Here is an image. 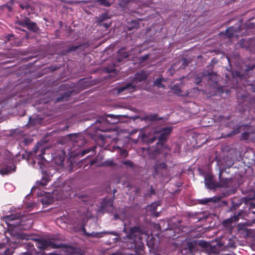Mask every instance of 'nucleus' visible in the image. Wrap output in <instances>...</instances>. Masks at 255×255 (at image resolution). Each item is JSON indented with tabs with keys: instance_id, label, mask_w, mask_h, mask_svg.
<instances>
[{
	"instance_id": "nucleus-1",
	"label": "nucleus",
	"mask_w": 255,
	"mask_h": 255,
	"mask_svg": "<svg viewBox=\"0 0 255 255\" xmlns=\"http://www.w3.org/2000/svg\"><path fill=\"white\" fill-rule=\"evenodd\" d=\"M255 68V63L252 64L246 65L244 71H236L232 73L233 87L240 105L243 107V112L253 102L248 92H255V80H247L246 78Z\"/></svg>"
},
{
	"instance_id": "nucleus-2",
	"label": "nucleus",
	"mask_w": 255,
	"mask_h": 255,
	"mask_svg": "<svg viewBox=\"0 0 255 255\" xmlns=\"http://www.w3.org/2000/svg\"><path fill=\"white\" fill-rule=\"evenodd\" d=\"M28 144H18L21 148H23L19 151L18 154L21 156L23 159H30L32 158L34 163L37 162L41 167L43 165L47 160L44 157V155L51 154L50 160L56 157V153L53 152L54 145L56 144H50L47 147H44V144H35L32 151H28L25 147Z\"/></svg>"
},
{
	"instance_id": "nucleus-3",
	"label": "nucleus",
	"mask_w": 255,
	"mask_h": 255,
	"mask_svg": "<svg viewBox=\"0 0 255 255\" xmlns=\"http://www.w3.org/2000/svg\"><path fill=\"white\" fill-rule=\"evenodd\" d=\"M121 115H107L106 117H100L93 124H91L93 128L96 129V136L102 141L108 142L107 139L111 138L108 132L112 130L111 125L117 124L120 120Z\"/></svg>"
},
{
	"instance_id": "nucleus-4",
	"label": "nucleus",
	"mask_w": 255,
	"mask_h": 255,
	"mask_svg": "<svg viewBox=\"0 0 255 255\" xmlns=\"http://www.w3.org/2000/svg\"><path fill=\"white\" fill-rule=\"evenodd\" d=\"M172 130V128L166 127L163 128L159 132L152 136H148L144 131L140 130H134L130 133L129 136L130 139L134 142H144L145 143H151L154 142L156 139L158 141L156 143H162L165 141Z\"/></svg>"
},
{
	"instance_id": "nucleus-5",
	"label": "nucleus",
	"mask_w": 255,
	"mask_h": 255,
	"mask_svg": "<svg viewBox=\"0 0 255 255\" xmlns=\"http://www.w3.org/2000/svg\"><path fill=\"white\" fill-rule=\"evenodd\" d=\"M25 218V217L17 213L5 217L7 225V231L11 236L19 237L20 234L17 231L26 230L27 228L30 227V224L28 226Z\"/></svg>"
},
{
	"instance_id": "nucleus-6",
	"label": "nucleus",
	"mask_w": 255,
	"mask_h": 255,
	"mask_svg": "<svg viewBox=\"0 0 255 255\" xmlns=\"http://www.w3.org/2000/svg\"><path fill=\"white\" fill-rule=\"evenodd\" d=\"M147 78V74L143 70L137 72L134 77H130L129 81L117 87L118 94L123 92H133L140 86V83L145 81Z\"/></svg>"
},
{
	"instance_id": "nucleus-7",
	"label": "nucleus",
	"mask_w": 255,
	"mask_h": 255,
	"mask_svg": "<svg viewBox=\"0 0 255 255\" xmlns=\"http://www.w3.org/2000/svg\"><path fill=\"white\" fill-rule=\"evenodd\" d=\"M36 246L40 250L39 252H37V253H42L43 255H57L53 253H45V250H48L49 249H55L62 248L64 249H70L71 250H74V248L69 245L61 243H57L55 241L50 239H38L37 240Z\"/></svg>"
},
{
	"instance_id": "nucleus-8",
	"label": "nucleus",
	"mask_w": 255,
	"mask_h": 255,
	"mask_svg": "<svg viewBox=\"0 0 255 255\" xmlns=\"http://www.w3.org/2000/svg\"><path fill=\"white\" fill-rule=\"evenodd\" d=\"M73 147L72 148H80V151H70V157H77V156H83L87 153L90 152L91 151H92V154L90 155H89L86 157L85 159H83L80 162V164H81L80 166H82L84 165V168H85L88 165H90V166L94 165L96 161L95 159H90V157L93 156L96 153V148L97 147V146H93L92 148H88L84 150L81 149V147L80 146H78L79 144H72Z\"/></svg>"
},
{
	"instance_id": "nucleus-9",
	"label": "nucleus",
	"mask_w": 255,
	"mask_h": 255,
	"mask_svg": "<svg viewBox=\"0 0 255 255\" xmlns=\"http://www.w3.org/2000/svg\"><path fill=\"white\" fill-rule=\"evenodd\" d=\"M15 159L14 156L10 152L4 154L0 159V174L7 175L15 171Z\"/></svg>"
},
{
	"instance_id": "nucleus-10",
	"label": "nucleus",
	"mask_w": 255,
	"mask_h": 255,
	"mask_svg": "<svg viewBox=\"0 0 255 255\" xmlns=\"http://www.w3.org/2000/svg\"><path fill=\"white\" fill-rule=\"evenodd\" d=\"M116 190L114 189V195L111 197L106 196V197L102 199L100 203V211L105 213L106 212H112L114 209V200L115 198V193L116 192Z\"/></svg>"
},
{
	"instance_id": "nucleus-11",
	"label": "nucleus",
	"mask_w": 255,
	"mask_h": 255,
	"mask_svg": "<svg viewBox=\"0 0 255 255\" xmlns=\"http://www.w3.org/2000/svg\"><path fill=\"white\" fill-rule=\"evenodd\" d=\"M16 23L22 27H26L29 30L37 32L39 29L35 22L31 21L29 18L24 17L23 18L17 21Z\"/></svg>"
},
{
	"instance_id": "nucleus-12",
	"label": "nucleus",
	"mask_w": 255,
	"mask_h": 255,
	"mask_svg": "<svg viewBox=\"0 0 255 255\" xmlns=\"http://www.w3.org/2000/svg\"><path fill=\"white\" fill-rule=\"evenodd\" d=\"M143 234L142 229L139 226H135L130 228L128 233L126 235V238L131 241L135 245V242L139 238V235Z\"/></svg>"
},
{
	"instance_id": "nucleus-13",
	"label": "nucleus",
	"mask_w": 255,
	"mask_h": 255,
	"mask_svg": "<svg viewBox=\"0 0 255 255\" xmlns=\"http://www.w3.org/2000/svg\"><path fill=\"white\" fill-rule=\"evenodd\" d=\"M253 122H252V123ZM253 124L244 126L245 131L242 133L241 138L245 140L250 139L251 141H253L255 138V128H253Z\"/></svg>"
},
{
	"instance_id": "nucleus-14",
	"label": "nucleus",
	"mask_w": 255,
	"mask_h": 255,
	"mask_svg": "<svg viewBox=\"0 0 255 255\" xmlns=\"http://www.w3.org/2000/svg\"><path fill=\"white\" fill-rule=\"evenodd\" d=\"M66 141L73 142V143H86L84 137L81 133H70L65 137Z\"/></svg>"
},
{
	"instance_id": "nucleus-15",
	"label": "nucleus",
	"mask_w": 255,
	"mask_h": 255,
	"mask_svg": "<svg viewBox=\"0 0 255 255\" xmlns=\"http://www.w3.org/2000/svg\"><path fill=\"white\" fill-rule=\"evenodd\" d=\"M241 47L249 50L252 52H255V37L249 39H242L239 41Z\"/></svg>"
},
{
	"instance_id": "nucleus-16",
	"label": "nucleus",
	"mask_w": 255,
	"mask_h": 255,
	"mask_svg": "<svg viewBox=\"0 0 255 255\" xmlns=\"http://www.w3.org/2000/svg\"><path fill=\"white\" fill-rule=\"evenodd\" d=\"M88 46V44L87 43H84L78 45H70L62 50L61 54L63 55H66L70 53L75 51L77 49L84 50Z\"/></svg>"
},
{
	"instance_id": "nucleus-17",
	"label": "nucleus",
	"mask_w": 255,
	"mask_h": 255,
	"mask_svg": "<svg viewBox=\"0 0 255 255\" xmlns=\"http://www.w3.org/2000/svg\"><path fill=\"white\" fill-rule=\"evenodd\" d=\"M225 169H220L219 174V182L218 183V187H228L229 186V184L232 181V178H224L222 176L223 173Z\"/></svg>"
},
{
	"instance_id": "nucleus-18",
	"label": "nucleus",
	"mask_w": 255,
	"mask_h": 255,
	"mask_svg": "<svg viewBox=\"0 0 255 255\" xmlns=\"http://www.w3.org/2000/svg\"><path fill=\"white\" fill-rule=\"evenodd\" d=\"M205 183L207 188L209 189H214L218 187V183H216L213 180V176L211 174H207L205 177Z\"/></svg>"
},
{
	"instance_id": "nucleus-19",
	"label": "nucleus",
	"mask_w": 255,
	"mask_h": 255,
	"mask_svg": "<svg viewBox=\"0 0 255 255\" xmlns=\"http://www.w3.org/2000/svg\"><path fill=\"white\" fill-rule=\"evenodd\" d=\"M203 78H205V80L208 81H211L212 83L217 82V74L212 71H204L202 72Z\"/></svg>"
},
{
	"instance_id": "nucleus-20",
	"label": "nucleus",
	"mask_w": 255,
	"mask_h": 255,
	"mask_svg": "<svg viewBox=\"0 0 255 255\" xmlns=\"http://www.w3.org/2000/svg\"><path fill=\"white\" fill-rule=\"evenodd\" d=\"M50 180L51 176L48 173L47 171H44L42 172V176L41 180L37 181L36 182V186L40 187L46 186Z\"/></svg>"
},
{
	"instance_id": "nucleus-21",
	"label": "nucleus",
	"mask_w": 255,
	"mask_h": 255,
	"mask_svg": "<svg viewBox=\"0 0 255 255\" xmlns=\"http://www.w3.org/2000/svg\"><path fill=\"white\" fill-rule=\"evenodd\" d=\"M241 214V213L239 212L237 215H234V216H231L230 218L226 219L223 222V225L225 227H229L231 226L233 223L238 221Z\"/></svg>"
},
{
	"instance_id": "nucleus-22",
	"label": "nucleus",
	"mask_w": 255,
	"mask_h": 255,
	"mask_svg": "<svg viewBox=\"0 0 255 255\" xmlns=\"http://www.w3.org/2000/svg\"><path fill=\"white\" fill-rule=\"evenodd\" d=\"M53 201V198L50 194H46L45 195L42 196L40 199L41 203L45 206L52 204Z\"/></svg>"
},
{
	"instance_id": "nucleus-23",
	"label": "nucleus",
	"mask_w": 255,
	"mask_h": 255,
	"mask_svg": "<svg viewBox=\"0 0 255 255\" xmlns=\"http://www.w3.org/2000/svg\"><path fill=\"white\" fill-rule=\"evenodd\" d=\"M71 94V91H64L60 93V96L55 99L56 102H59L61 101H66L69 100V98Z\"/></svg>"
},
{
	"instance_id": "nucleus-24",
	"label": "nucleus",
	"mask_w": 255,
	"mask_h": 255,
	"mask_svg": "<svg viewBox=\"0 0 255 255\" xmlns=\"http://www.w3.org/2000/svg\"><path fill=\"white\" fill-rule=\"evenodd\" d=\"M128 56V52L126 51V48H122L118 51L117 60L119 62H121L123 58H127Z\"/></svg>"
},
{
	"instance_id": "nucleus-25",
	"label": "nucleus",
	"mask_w": 255,
	"mask_h": 255,
	"mask_svg": "<svg viewBox=\"0 0 255 255\" xmlns=\"http://www.w3.org/2000/svg\"><path fill=\"white\" fill-rule=\"evenodd\" d=\"M82 230L84 234L88 237L98 238H100L103 237L102 233H98L93 232L91 233H89L86 232V229L84 226L82 228Z\"/></svg>"
},
{
	"instance_id": "nucleus-26",
	"label": "nucleus",
	"mask_w": 255,
	"mask_h": 255,
	"mask_svg": "<svg viewBox=\"0 0 255 255\" xmlns=\"http://www.w3.org/2000/svg\"><path fill=\"white\" fill-rule=\"evenodd\" d=\"M166 80L163 77L157 78L154 80L153 82V86L159 88H165V86L164 85L163 83L166 82Z\"/></svg>"
},
{
	"instance_id": "nucleus-27",
	"label": "nucleus",
	"mask_w": 255,
	"mask_h": 255,
	"mask_svg": "<svg viewBox=\"0 0 255 255\" xmlns=\"http://www.w3.org/2000/svg\"><path fill=\"white\" fill-rule=\"evenodd\" d=\"M144 119L146 121H148L150 122H154L156 120H160L162 119V118H158V114H154L152 115H147L144 118Z\"/></svg>"
},
{
	"instance_id": "nucleus-28",
	"label": "nucleus",
	"mask_w": 255,
	"mask_h": 255,
	"mask_svg": "<svg viewBox=\"0 0 255 255\" xmlns=\"http://www.w3.org/2000/svg\"><path fill=\"white\" fill-rule=\"evenodd\" d=\"M110 17L108 13H104L100 15L98 17H97V23H101L109 19Z\"/></svg>"
},
{
	"instance_id": "nucleus-29",
	"label": "nucleus",
	"mask_w": 255,
	"mask_h": 255,
	"mask_svg": "<svg viewBox=\"0 0 255 255\" xmlns=\"http://www.w3.org/2000/svg\"><path fill=\"white\" fill-rule=\"evenodd\" d=\"M236 32L235 28L233 27H229L226 30V35L228 38H232L235 36Z\"/></svg>"
},
{
	"instance_id": "nucleus-30",
	"label": "nucleus",
	"mask_w": 255,
	"mask_h": 255,
	"mask_svg": "<svg viewBox=\"0 0 255 255\" xmlns=\"http://www.w3.org/2000/svg\"><path fill=\"white\" fill-rule=\"evenodd\" d=\"M42 119L38 118V116L32 118L30 117L29 119V124L31 126H34L39 124L41 122Z\"/></svg>"
},
{
	"instance_id": "nucleus-31",
	"label": "nucleus",
	"mask_w": 255,
	"mask_h": 255,
	"mask_svg": "<svg viewBox=\"0 0 255 255\" xmlns=\"http://www.w3.org/2000/svg\"><path fill=\"white\" fill-rule=\"evenodd\" d=\"M215 200L213 198H207L198 200V203L202 205H206L209 202H214Z\"/></svg>"
},
{
	"instance_id": "nucleus-32",
	"label": "nucleus",
	"mask_w": 255,
	"mask_h": 255,
	"mask_svg": "<svg viewBox=\"0 0 255 255\" xmlns=\"http://www.w3.org/2000/svg\"><path fill=\"white\" fill-rule=\"evenodd\" d=\"M243 128V126H240L238 128H236V129L233 130L229 133L227 134L226 136L225 135L224 137H225V136L230 137V136H233L235 134L239 133L241 131V130Z\"/></svg>"
},
{
	"instance_id": "nucleus-33",
	"label": "nucleus",
	"mask_w": 255,
	"mask_h": 255,
	"mask_svg": "<svg viewBox=\"0 0 255 255\" xmlns=\"http://www.w3.org/2000/svg\"><path fill=\"white\" fill-rule=\"evenodd\" d=\"M236 199H233L232 200V206L231 207L230 210L232 211L236 210L238 209L242 204V202L241 201L238 203L235 202Z\"/></svg>"
},
{
	"instance_id": "nucleus-34",
	"label": "nucleus",
	"mask_w": 255,
	"mask_h": 255,
	"mask_svg": "<svg viewBox=\"0 0 255 255\" xmlns=\"http://www.w3.org/2000/svg\"><path fill=\"white\" fill-rule=\"evenodd\" d=\"M116 163L113 160H107L102 163V165L106 167H112L116 165Z\"/></svg>"
},
{
	"instance_id": "nucleus-35",
	"label": "nucleus",
	"mask_w": 255,
	"mask_h": 255,
	"mask_svg": "<svg viewBox=\"0 0 255 255\" xmlns=\"http://www.w3.org/2000/svg\"><path fill=\"white\" fill-rule=\"evenodd\" d=\"M22 255H43L42 253H37L35 250L27 251L21 254Z\"/></svg>"
},
{
	"instance_id": "nucleus-36",
	"label": "nucleus",
	"mask_w": 255,
	"mask_h": 255,
	"mask_svg": "<svg viewBox=\"0 0 255 255\" xmlns=\"http://www.w3.org/2000/svg\"><path fill=\"white\" fill-rule=\"evenodd\" d=\"M166 167V164L165 162H162L159 164H156L154 168L155 170L157 172L158 169H165Z\"/></svg>"
},
{
	"instance_id": "nucleus-37",
	"label": "nucleus",
	"mask_w": 255,
	"mask_h": 255,
	"mask_svg": "<svg viewBox=\"0 0 255 255\" xmlns=\"http://www.w3.org/2000/svg\"><path fill=\"white\" fill-rule=\"evenodd\" d=\"M139 27V23L135 20L132 21L129 26H128L129 30H132L133 28L137 29Z\"/></svg>"
},
{
	"instance_id": "nucleus-38",
	"label": "nucleus",
	"mask_w": 255,
	"mask_h": 255,
	"mask_svg": "<svg viewBox=\"0 0 255 255\" xmlns=\"http://www.w3.org/2000/svg\"><path fill=\"white\" fill-rule=\"evenodd\" d=\"M159 204L157 203H152L149 206V210L151 212H154L157 210Z\"/></svg>"
},
{
	"instance_id": "nucleus-39",
	"label": "nucleus",
	"mask_w": 255,
	"mask_h": 255,
	"mask_svg": "<svg viewBox=\"0 0 255 255\" xmlns=\"http://www.w3.org/2000/svg\"><path fill=\"white\" fill-rule=\"evenodd\" d=\"M115 148H118L120 149V155L124 157H126L128 156V152L127 150L123 149L118 146H114Z\"/></svg>"
},
{
	"instance_id": "nucleus-40",
	"label": "nucleus",
	"mask_w": 255,
	"mask_h": 255,
	"mask_svg": "<svg viewBox=\"0 0 255 255\" xmlns=\"http://www.w3.org/2000/svg\"><path fill=\"white\" fill-rule=\"evenodd\" d=\"M97 1L104 6L108 7L111 5V3L107 0H97Z\"/></svg>"
},
{
	"instance_id": "nucleus-41",
	"label": "nucleus",
	"mask_w": 255,
	"mask_h": 255,
	"mask_svg": "<svg viewBox=\"0 0 255 255\" xmlns=\"http://www.w3.org/2000/svg\"><path fill=\"white\" fill-rule=\"evenodd\" d=\"M123 163L126 166H128L130 168H134L135 167L134 163L129 160L124 161Z\"/></svg>"
},
{
	"instance_id": "nucleus-42",
	"label": "nucleus",
	"mask_w": 255,
	"mask_h": 255,
	"mask_svg": "<svg viewBox=\"0 0 255 255\" xmlns=\"http://www.w3.org/2000/svg\"><path fill=\"white\" fill-rule=\"evenodd\" d=\"M198 245L203 248H207L209 244L206 241L201 240L199 241Z\"/></svg>"
},
{
	"instance_id": "nucleus-43",
	"label": "nucleus",
	"mask_w": 255,
	"mask_h": 255,
	"mask_svg": "<svg viewBox=\"0 0 255 255\" xmlns=\"http://www.w3.org/2000/svg\"><path fill=\"white\" fill-rule=\"evenodd\" d=\"M62 153V155H60L59 157V160L60 161V163L62 164L65 160V156L66 155V152L64 150H61Z\"/></svg>"
},
{
	"instance_id": "nucleus-44",
	"label": "nucleus",
	"mask_w": 255,
	"mask_h": 255,
	"mask_svg": "<svg viewBox=\"0 0 255 255\" xmlns=\"http://www.w3.org/2000/svg\"><path fill=\"white\" fill-rule=\"evenodd\" d=\"M203 79H205V78H203L202 76V77L197 76L194 79V82L197 84H199L202 82Z\"/></svg>"
},
{
	"instance_id": "nucleus-45",
	"label": "nucleus",
	"mask_w": 255,
	"mask_h": 255,
	"mask_svg": "<svg viewBox=\"0 0 255 255\" xmlns=\"http://www.w3.org/2000/svg\"><path fill=\"white\" fill-rule=\"evenodd\" d=\"M13 253V251L12 249H6L4 252V255H12Z\"/></svg>"
},
{
	"instance_id": "nucleus-46",
	"label": "nucleus",
	"mask_w": 255,
	"mask_h": 255,
	"mask_svg": "<svg viewBox=\"0 0 255 255\" xmlns=\"http://www.w3.org/2000/svg\"><path fill=\"white\" fill-rule=\"evenodd\" d=\"M98 24L100 26H103L106 28L109 27L111 25V22L109 23H105L104 22H102L101 23H98Z\"/></svg>"
},
{
	"instance_id": "nucleus-47",
	"label": "nucleus",
	"mask_w": 255,
	"mask_h": 255,
	"mask_svg": "<svg viewBox=\"0 0 255 255\" xmlns=\"http://www.w3.org/2000/svg\"><path fill=\"white\" fill-rule=\"evenodd\" d=\"M148 58H149V54H146V55H143V56H141L139 58V61L141 62H143L144 61H145L147 59H148Z\"/></svg>"
},
{
	"instance_id": "nucleus-48",
	"label": "nucleus",
	"mask_w": 255,
	"mask_h": 255,
	"mask_svg": "<svg viewBox=\"0 0 255 255\" xmlns=\"http://www.w3.org/2000/svg\"><path fill=\"white\" fill-rule=\"evenodd\" d=\"M81 198H82V200L85 202H87L89 200V197L87 195H82Z\"/></svg>"
},
{
	"instance_id": "nucleus-49",
	"label": "nucleus",
	"mask_w": 255,
	"mask_h": 255,
	"mask_svg": "<svg viewBox=\"0 0 255 255\" xmlns=\"http://www.w3.org/2000/svg\"><path fill=\"white\" fill-rule=\"evenodd\" d=\"M158 153V151L157 150H155L153 151V152L152 153L153 156H151L150 153H149V156H151V158H154L155 156H156Z\"/></svg>"
},
{
	"instance_id": "nucleus-50",
	"label": "nucleus",
	"mask_w": 255,
	"mask_h": 255,
	"mask_svg": "<svg viewBox=\"0 0 255 255\" xmlns=\"http://www.w3.org/2000/svg\"><path fill=\"white\" fill-rule=\"evenodd\" d=\"M182 61L183 62V65H184V67H186L188 65V61L185 58H182Z\"/></svg>"
},
{
	"instance_id": "nucleus-51",
	"label": "nucleus",
	"mask_w": 255,
	"mask_h": 255,
	"mask_svg": "<svg viewBox=\"0 0 255 255\" xmlns=\"http://www.w3.org/2000/svg\"><path fill=\"white\" fill-rule=\"evenodd\" d=\"M194 246L192 243H189L188 244V249L190 251H191L193 250V249L194 248Z\"/></svg>"
},
{
	"instance_id": "nucleus-52",
	"label": "nucleus",
	"mask_w": 255,
	"mask_h": 255,
	"mask_svg": "<svg viewBox=\"0 0 255 255\" xmlns=\"http://www.w3.org/2000/svg\"><path fill=\"white\" fill-rule=\"evenodd\" d=\"M147 246H148L149 247H151V248L154 246V244H151V243H150V242H149V241H148V242H147Z\"/></svg>"
},
{
	"instance_id": "nucleus-53",
	"label": "nucleus",
	"mask_w": 255,
	"mask_h": 255,
	"mask_svg": "<svg viewBox=\"0 0 255 255\" xmlns=\"http://www.w3.org/2000/svg\"><path fill=\"white\" fill-rule=\"evenodd\" d=\"M188 137L191 136L192 137H193H193H194V136H193V132H189V133H188Z\"/></svg>"
},
{
	"instance_id": "nucleus-54",
	"label": "nucleus",
	"mask_w": 255,
	"mask_h": 255,
	"mask_svg": "<svg viewBox=\"0 0 255 255\" xmlns=\"http://www.w3.org/2000/svg\"><path fill=\"white\" fill-rule=\"evenodd\" d=\"M167 144H156V145L157 146V147H158L159 146H161V147H164L165 145H166Z\"/></svg>"
},
{
	"instance_id": "nucleus-55",
	"label": "nucleus",
	"mask_w": 255,
	"mask_h": 255,
	"mask_svg": "<svg viewBox=\"0 0 255 255\" xmlns=\"http://www.w3.org/2000/svg\"><path fill=\"white\" fill-rule=\"evenodd\" d=\"M27 246H29L30 248H34V246L33 245L32 246H31V244H28L27 245Z\"/></svg>"
},
{
	"instance_id": "nucleus-56",
	"label": "nucleus",
	"mask_w": 255,
	"mask_h": 255,
	"mask_svg": "<svg viewBox=\"0 0 255 255\" xmlns=\"http://www.w3.org/2000/svg\"><path fill=\"white\" fill-rule=\"evenodd\" d=\"M11 37H13V35H8V37H7V39L9 40Z\"/></svg>"
},
{
	"instance_id": "nucleus-57",
	"label": "nucleus",
	"mask_w": 255,
	"mask_h": 255,
	"mask_svg": "<svg viewBox=\"0 0 255 255\" xmlns=\"http://www.w3.org/2000/svg\"><path fill=\"white\" fill-rule=\"evenodd\" d=\"M96 145H99V146H100V147H103L105 144H96Z\"/></svg>"
},
{
	"instance_id": "nucleus-58",
	"label": "nucleus",
	"mask_w": 255,
	"mask_h": 255,
	"mask_svg": "<svg viewBox=\"0 0 255 255\" xmlns=\"http://www.w3.org/2000/svg\"><path fill=\"white\" fill-rule=\"evenodd\" d=\"M150 192H151V194H154V190H153V189H152L151 190Z\"/></svg>"
},
{
	"instance_id": "nucleus-59",
	"label": "nucleus",
	"mask_w": 255,
	"mask_h": 255,
	"mask_svg": "<svg viewBox=\"0 0 255 255\" xmlns=\"http://www.w3.org/2000/svg\"><path fill=\"white\" fill-rule=\"evenodd\" d=\"M158 216H159V213H156V215H155V216L156 217H158Z\"/></svg>"
},
{
	"instance_id": "nucleus-60",
	"label": "nucleus",
	"mask_w": 255,
	"mask_h": 255,
	"mask_svg": "<svg viewBox=\"0 0 255 255\" xmlns=\"http://www.w3.org/2000/svg\"><path fill=\"white\" fill-rule=\"evenodd\" d=\"M253 207L255 208V204L253 205Z\"/></svg>"
},
{
	"instance_id": "nucleus-61",
	"label": "nucleus",
	"mask_w": 255,
	"mask_h": 255,
	"mask_svg": "<svg viewBox=\"0 0 255 255\" xmlns=\"http://www.w3.org/2000/svg\"><path fill=\"white\" fill-rule=\"evenodd\" d=\"M206 142V141H204L203 143H205Z\"/></svg>"
}]
</instances>
